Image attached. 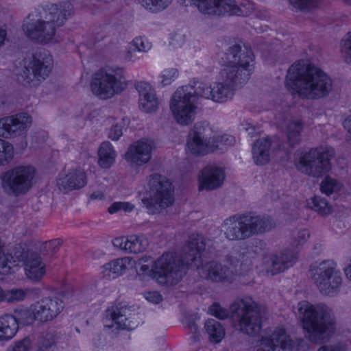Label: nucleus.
<instances>
[{"instance_id": "obj_12", "label": "nucleus", "mask_w": 351, "mask_h": 351, "mask_svg": "<svg viewBox=\"0 0 351 351\" xmlns=\"http://www.w3.org/2000/svg\"><path fill=\"white\" fill-rule=\"evenodd\" d=\"M36 169L34 167L18 166L1 176V186L9 195L18 197L27 193L32 187Z\"/></svg>"}, {"instance_id": "obj_57", "label": "nucleus", "mask_w": 351, "mask_h": 351, "mask_svg": "<svg viewBox=\"0 0 351 351\" xmlns=\"http://www.w3.org/2000/svg\"><path fill=\"white\" fill-rule=\"evenodd\" d=\"M221 139H222V144H223L224 149L228 147L233 145L235 143L234 137L232 136H230V135H227V134L223 135V136H221Z\"/></svg>"}, {"instance_id": "obj_3", "label": "nucleus", "mask_w": 351, "mask_h": 351, "mask_svg": "<svg viewBox=\"0 0 351 351\" xmlns=\"http://www.w3.org/2000/svg\"><path fill=\"white\" fill-rule=\"evenodd\" d=\"M305 337L312 343L328 341L335 332L336 318L331 308L324 304L313 305L307 301L298 303Z\"/></svg>"}, {"instance_id": "obj_25", "label": "nucleus", "mask_w": 351, "mask_h": 351, "mask_svg": "<svg viewBox=\"0 0 351 351\" xmlns=\"http://www.w3.org/2000/svg\"><path fill=\"white\" fill-rule=\"evenodd\" d=\"M25 271L27 276L33 280H39L45 274V264L36 252L27 250L24 254Z\"/></svg>"}, {"instance_id": "obj_17", "label": "nucleus", "mask_w": 351, "mask_h": 351, "mask_svg": "<svg viewBox=\"0 0 351 351\" xmlns=\"http://www.w3.org/2000/svg\"><path fill=\"white\" fill-rule=\"evenodd\" d=\"M46 21L40 14H30L23 25V31L32 40L43 44L47 43L53 38L56 29L55 25Z\"/></svg>"}, {"instance_id": "obj_55", "label": "nucleus", "mask_w": 351, "mask_h": 351, "mask_svg": "<svg viewBox=\"0 0 351 351\" xmlns=\"http://www.w3.org/2000/svg\"><path fill=\"white\" fill-rule=\"evenodd\" d=\"M170 44L174 47H180L184 42V35L178 33L171 34Z\"/></svg>"}, {"instance_id": "obj_37", "label": "nucleus", "mask_w": 351, "mask_h": 351, "mask_svg": "<svg viewBox=\"0 0 351 351\" xmlns=\"http://www.w3.org/2000/svg\"><path fill=\"white\" fill-rule=\"evenodd\" d=\"M13 256L9 252L4 242L0 239V274H6L10 271Z\"/></svg>"}, {"instance_id": "obj_48", "label": "nucleus", "mask_w": 351, "mask_h": 351, "mask_svg": "<svg viewBox=\"0 0 351 351\" xmlns=\"http://www.w3.org/2000/svg\"><path fill=\"white\" fill-rule=\"evenodd\" d=\"M290 3L302 11H308L315 6V0H289Z\"/></svg>"}, {"instance_id": "obj_29", "label": "nucleus", "mask_w": 351, "mask_h": 351, "mask_svg": "<svg viewBox=\"0 0 351 351\" xmlns=\"http://www.w3.org/2000/svg\"><path fill=\"white\" fill-rule=\"evenodd\" d=\"M271 142L269 138L258 139L252 147V156L254 162L257 165H264L270 159L269 149Z\"/></svg>"}, {"instance_id": "obj_23", "label": "nucleus", "mask_w": 351, "mask_h": 351, "mask_svg": "<svg viewBox=\"0 0 351 351\" xmlns=\"http://www.w3.org/2000/svg\"><path fill=\"white\" fill-rule=\"evenodd\" d=\"M225 179L223 169L214 165L206 166L199 176V190L212 191L221 186Z\"/></svg>"}, {"instance_id": "obj_43", "label": "nucleus", "mask_w": 351, "mask_h": 351, "mask_svg": "<svg viewBox=\"0 0 351 351\" xmlns=\"http://www.w3.org/2000/svg\"><path fill=\"white\" fill-rule=\"evenodd\" d=\"M341 184L337 180L329 176L326 177L320 184V190L323 193L330 195L340 190Z\"/></svg>"}, {"instance_id": "obj_46", "label": "nucleus", "mask_w": 351, "mask_h": 351, "mask_svg": "<svg viewBox=\"0 0 351 351\" xmlns=\"http://www.w3.org/2000/svg\"><path fill=\"white\" fill-rule=\"evenodd\" d=\"M341 53L345 61L351 64V32L341 41Z\"/></svg>"}, {"instance_id": "obj_20", "label": "nucleus", "mask_w": 351, "mask_h": 351, "mask_svg": "<svg viewBox=\"0 0 351 351\" xmlns=\"http://www.w3.org/2000/svg\"><path fill=\"white\" fill-rule=\"evenodd\" d=\"M31 124V117L27 113L3 117L0 119V136L12 138L25 134Z\"/></svg>"}, {"instance_id": "obj_28", "label": "nucleus", "mask_w": 351, "mask_h": 351, "mask_svg": "<svg viewBox=\"0 0 351 351\" xmlns=\"http://www.w3.org/2000/svg\"><path fill=\"white\" fill-rule=\"evenodd\" d=\"M39 14L47 20L45 22L55 25L56 29H57L63 25L66 20L67 10L64 6L53 4L43 8Z\"/></svg>"}, {"instance_id": "obj_8", "label": "nucleus", "mask_w": 351, "mask_h": 351, "mask_svg": "<svg viewBox=\"0 0 351 351\" xmlns=\"http://www.w3.org/2000/svg\"><path fill=\"white\" fill-rule=\"evenodd\" d=\"M232 318L238 322L239 330L248 335H255L261 329L260 307L252 298L246 297L233 302L230 307Z\"/></svg>"}, {"instance_id": "obj_30", "label": "nucleus", "mask_w": 351, "mask_h": 351, "mask_svg": "<svg viewBox=\"0 0 351 351\" xmlns=\"http://www.w3.org/2000/svg\"><path fill=\"white\" fill-rule=\"evenodd\" d=\"M19 326L12 315L0 317V341L11 339L16 333Z\"/></svg>"}, {"instance_id": "obj_18", "label": "nucleus", "mask_w": 351, "mask_h": 351, "mask_svg": "<svg viewBox=\"0 0 351 351\" xmlns=\"http://www.w3.org/2000/svg\"><path fill=\"white\" fill-rule=\"evenodd\" d=\"M195 93L201 98L223 104L233 98L235 89L223 81L215 82L213 86L201 82H193Z\"/></svg>"}, {"instance_id": "obj_56", "label": "nucleus", "mask_w": 351, "mask_h": 351, "mask_svg": "<svg viewBox=\"0 0 351 351\" xmlns=\"http://www.w3.org/2000/svg\"><path fill=\"white\" fill-rule=\"evenodd\" d=\"M145 298L149 302H153L154 304H158L162 300V295L157 291L147 292L145 295Z\"/></svg>"}, {"instance_id": "obj_6", "label": "nucleus", "mask_w": 351, "mask_h": 351, "mask_svg": "<svg viewBox=\"0 0 351 351\" xmlns=\"http://www.w3.org/2000/svg\"><path fill=\"white\" fill-rule=\"evenodd\" d=\"M226 55L230 62L221 70V78L234 89L242 87L248 82L254 71L251 64L254 61L253 52L245 46L242 49L240 45H234L229 47Z\"/></svg>"}, {"instance_id": "obj_40", "label": "nucleus", "mask_w": 351, "mask_h": 351, "mask_svg": "<svg viewBox=\"0 0 351 351\" xmlns=\"http://www.w3.org/2000/svg\"><path fill=\"white\" fill-rule=\"evenodd\" d=\"M309 208L317 212L321 215H327L331 212L327 201L322 197L315 196L307 202Z\"/></svg>"}, {"instance_id": "obj_33", "label": "nucleus", "mask_w": 351, "mask_h": 351, "mask_svg": "<svg viewBox=\"0 0 351 351\" xmlns=\"http://www.w3.org/2000/svg\"><path fill=\"white\" fill-rule=\"evenodd\" d=\"M204 328L210 341L213 343H219L225 336L223 326L219 322L214 319H208L205 322Z\"/></svg>"}, {"instance_id": "obj_35", "label": "nucleus", "mask_w": 351, "mask_h": 351, "mask_svg": "<svg viewBox=\"0 0 351 351\" xmlns=\"http://www.w3.org/2000/svg\"><path fill=\"white\" fill-rule=\"evenodd\" d=\"M213 134V132L208 123L199 122L195 125L194 128L189 135L206 143H210Z\"/></svg>"}, {"instance_id": "obj_9", "label": "nucleus", "mask_w": 351, "mask_h": 351, "mask_svg": "<svg viewBox=\"0 0 351 351\" xmlns=\"http://www.w3.org/2000/svg\"><path fill=\"white\" fill-rule=\"evenodd\" d=\"M148 197L142 203L150 214H155L171 206L173 202V190L170 181L163 176L154 173L148 180Z\"/></svg>"}, {"instance_id": "obj_21", "label": "nucleus", "mask_w": 351, "mask_h": 351, "mask_svg": "<svg viewBox=\"0 0 351 351\" xmlns=\"http://www.w3.org/2000/svg\"><path fill=\"white\" fill-rule=\"evenodd\" d=\"M36 320L47 322L56 318L64 308L63 302L58 298H45L34 305Z\"/></svg>"}, {"instance_id": "obj_41", "label": "nucleus", "mask_w": 351, "mask_h": 351, "mask_svg": "<svg viewBox=\"0 0 351 351\" xmlns=\"http://www.w3.org/2000/svg\"><path fill=\"white\" fill-rule=\"evenodd\" d=\"M139 108L144 112L153 113L158 108L159 101L156 94L151 95L150 97L138 100Z\"/></svg>"}, {"instance_id": "obj_31", "label": "nucleus", "mask_w": 351, "mask_h": 351, "mask_svg": "<svg viewBox=\"0 0 351 351\" xmlns=\"http://www.w3.org/2000/svg\"><path fill=\"white\" fill-rule=\"evenodd\" d=\"M98 164L104 169H108L114 162L116 153L111 143L108 141L103 142L98 150Z\"/></svg>"}, {"instance_id": "obj_5", "label": "nucleus", "mask_w": 351, "mask_h": 351, "mask_svg": "<svg viewBox=\"0 0 351 351\" xmlns=\"http://www.w3.org/2000/svg\"><path fill=\"white\" fill-rule=\"evenodd\" d=\"M139 264L141 271L152 276L161 285H175L185 274V265L182 257L178 258L171 253H164L154 261L149 256L142 257Z\"/></svg>"}, {"instance_id": "obj_59", "label": "nucleus", "mask_w": 351, "mask_h": 351, "mask_svg": "<svg viewBox=\"0 0 351 351\" xmlns=\"http://www.w3.org/2000/svg\"><path fill=\"white\" fill-rule=\"evenodd\" d=\"M128 241V238H117L114 240L113 245L117 247L128 251V245L125 246Z\"/></svg>"}, {"instance_id": "obj_42", "label": "nucleus", "mask_w": 351, "mask_h": 351, "mask_svg": "<svg viewBox=\"0 0 351 351\" xmlns=\"http://www.w3.org/2000/svg\"><path fill=\"white\" fill-rule=\"evenodd\" d=\"M13 156V146L10 143L0 138V165L8 164Z\"/></svg>"}, {"instance_id": "obj_24", "label": "nucleus", "mask_w": 351, "mask_h": 351, "mask_svg": "<svg viewBox=\"0 0 351 351\" xmlns=\"http://www.w3.org/2000/svg\"><path fill=\"white\" fill-rule=\"evenodd\" d=\"M296 259V255L293 253L282 252L278 254L265 255L263 257V264L268 273L275 275L292 266Z\"/></svg>"}, {"instance_id": "obj_34", "label": "nucleus", "mask_w": 351, "mask_h": 351, "mask_svg": "<svg viewBox=\"0 0 351 351\" xmlns=\"http://www.w3.org/2000/svg\"><path fill=\"white\" fill-rule=\"evenodd\" d=\"M303 129V123L300 119L291 121L287 127V139L291 146L293 147L300 141V133Z\"/></svg>"}, {"instance_id": "obj_15", "label": "nucleus", "mask_w": 351, "mask_h": 351, "mask_svg": "<svg viewBox=\"0 0 351 351\" xmlns=\"http://www.w3.org/2000/svg\"><path fill=\"white\" fill-rule=\"evenodd\" d=\"M185 6L195 5L199 12L212 15H245L244 6H239L235 0H180Z\"/></svg>"}, {"instance_id": "obj_51", "label": "nucleus", "mask_w": 351, "mask_h": 351, "mask_svg": "<svg viewBox=\"0 0 351 351\" xmlns=\"http://www.w3.org/2000/svg\"><path fill=\"white\" fill-rule=\"evenodd\" d=\"M132 45L135 47V49L140 52H147L152 47L151 44L141 37L134 39Z\"/></svg>"}, {"instance_id": "obj_62", "label": "nucleus", "mask_w": 351, "mask_h": 351, "mask_svg": "<svg viewBox=\"0 0 351 351\" xmlns=\"http://www.w3.org/2000/svg\"><path fill=\"white\" fill-rule=\"evenodd\" d=\"M318 351H343L342 349L339 346H323Z\"/></svg>"}, {"instance_id": "obj_36", "label": "nucleus", "mask_w": 351, "mask_h": 351, "mask_svg": "<svg viewBox=\"0 0 351 351\" xmlns=\"http://www.w3.org/2000/svg\"><path fill=\"white\" fill-rule=\"evenodd\" d=\"M209 143L199 140L191 136H188L187 150L195 155H206L209 152Z\"/></svg>"}, {"instance_id": "obj_1", "label": "nucleus", "mask_w": 351, "mask_h": 351, "mask_svg": "<svg viewBox=\"0 0 351 351\" xmlns=\"http://www.w3.org/2000/svg\"><path fill=\"white\" fill-rule=\"evenodd\" d=\"M286 86L302 99H319L331 92L332 81L320 69L307 61L300 60L288 69Z\"/></svg>"}, {"instance_id": "obj_49", "label": "nucleus", "mask_w": 351, "mask_h": 351, "mask_svg": "<svg viewBox=\"0 0 351 351\" xmlns=\"http://www.w3.org/2000/svg\"><path fill=\"white\" fill-rule=\"evenodd\" d=\"M134 209V206L129 202H117L112 204L108 209L110 214L115 213L120 210L126 212L132 211Z\"/></svg>"}, {"instance_id": "obj_63", "label": "nucleus", "mask_w": 351, "mask_h": 351, "mask_svg": "<svg viewBox=\"0 0 351 351\" xmlns=\"http://www.w3.org/2000/svg\"><path fill=\"white\" fill-rule=\"evenodd\" d=\"M184 324L188 327L190 328L191 325L195 324V317L194 316H186L184 318Z\"/></svg>"}, {"instance_id": "obj_53", "label": "nucleus", "mask_w": 351, "mask_h": 351, "mask_svg": "<svg viewBox=\"0 0 351 351\" xmlns=\"http://www.w3.org/2000/svg\"><path fill=\"white\" fill-rule=\"evenodd\" d=\"M208 147L209 152H214L216 149H220L223 151L224 149L222 144L221 136H215L213 135Z\"/></svg>"}, {"instance_id": "obj_58", "label": "nucleus", "mask_w": 351, "mask_h": 351, "mask_svg": "<svg viewBox=\"0 0 351 351\" xmlns=\"http://www.w3.org/2000/svg\"><path fill=\"white\" fill-rule=\"evenodd\" d=\"M60 244L59 241H50L49 242L43 243L40 247V253L41 254L45 255L48 253V248L53 247L55 244Z\"/></svg>"}, {"instance_id": "obj_39", "label": "nucleus", "mask_w": 351, "mask_h": 351, "mask_svg": "<svg viewBox=\"0 0 351 351\" xmlns=\"http://www.w3.org/2000/svg\"><path fill=\"white\" fill-rule=\"evenodd\" d=\"M12 315L14 319H16L18 326L19 324L23 326L29 325L36 320V313H34V306H32V310L27 308L16 310Z\"/></svg>"}, {"instance_id": "obj_11", "label": "nucleus", "mask_w": 351, "mask_h": 351, "mask_svg": "<svg viewBox=\"0 0 351 351\" xmlns=\"http://www.w3.org/2000/svg\"><path fill=\"white\" fill-rule=\"evenodd\" d=\"M309 272L322 293L332 295L338 291L342 282V277L334 261L326 260L319 263L312 264Z\"/></svg>"}, {"instance_id": "obj_44", "label": "nucleus", "mask_w": 351, "mask_h": 351, "mask_svg": "<svg viewBox=\"0 0 351 351\" xmlns=\"http://www.w3.org/2000/svg\"><path fill=\"white\" fill-rule=\"evenodd\" d=\"M26 297V292L21 289H13L4 291L3 301L9 303H14L22 301Z\"/></svg>"}, {"instance_id": "obj_7", "label": "nucleus", "mask_w": 351, "mask_h": 351, "mask_svg": "<svg viewBox=\"0 0 351 351\" xmlns=\"http://www.w3.org/2000/svg\"><path fill=\"white\" fill-rule=\"evenodd\" d=\"M127 85L121 68L106 66L93 74L90 87L95 95L106 99L120 94Z\"/></svg>"}, {"instance_id": "obj_13", "label": "nucleus", "mask_w": 351, "mask_h": 351, "mask_svg": "<svg viewBox=\"0 0 351 351\" xmlns=\"http://www.w3.org/2000/svg\"><path fill=\"white\" fill-rule=\"evenodd\" d=\"M53 60L47 51H36L32 60L19 75L18 80L24 86H36L45 80L52 69Z\"/></svg>"}, {"instance_id": "obj_2", "label": "nucleus", "mask_w": 351, "mask_h": 351, "mask_svg": "<svg viewBox=\"0 0 351 351\" xmlns=\"http://www.w3.org/2000/svg\"><path fill=\"white\" fill-rule=\"evenodd\" d=\"M206 239L199 234H192L183 249L182 261L184 263L185 270L189 267H196L199 275L204 279L212 282L231 283L237 275L234 268L239 263L237 257L230 256L227 261L231 267L215 261L206 263L200 266L201 253L206 246Z\"/></svg>"}, {"instance_id": "obj_14", "label": "nucleus", "mask_w": 351, "mask_h": 351, "mask_svg": "<svg viewBox=\"0 0 351 351\" xmlns=\"http://www.w3.org/2000/svg\"><path fill=\"white\" fill-rule=\"evenodd\" d=\"M335 150L331 147L320 150L311 149L301 156L298 169L308 176L322 177L330 171V160L335 156Z\"/></svg>"}, {"instance_id": "obj_52", "label": "nucleus", "mask_w": 351, "mask_h": 351, "mask_svg": "<svg viewBox=\"0 0 351 351\" xmlns=\"http://www.w3.org/2000/svg\"><path fill=\"white\" fill-rule=\"evenodd\" d=\"M31 346L32 341L30 338L25 337L15 343L12 348V351H29Z\"/></svg>"}, {"instance_id": "obj_27", "label": "nucleus", "mask_w": 351, "mask_h": 351, "mask_svg": "<svg viewBox=\"0 0 351 351\" xmlns=\"http://www.w3.org/2000/svg\"><path fill=\"white\" fill-rule=\"evenodd\" d=\"M134 261L130 257L114 259L103 266L104 277L114 279L123 275L126 270L133 267Z\"/></svg>"}, {"instance_id": "obj_54", "label": "nucleus", "mask_w": 351, "mask_h": 351, "mask_svg": "<svg viewBox=\"0 0 351 351\" xmlns=\"http://www.w3.org/2000/svg\"><path fill=\"white\" fill-rule=\"evenodd\" d=\"M122 134V126L121 125L116 124L110 128L108 132V137L113 141H117Z\"/></svg>"}, {"instance_id": "obj_50", "label": "nucleus", "mask_w": 351, "mask_h": 351, "mask_svg": "<svg viewBox=\"0 0 351 351\" xmlns=\"http://www.w3.org/2000/svg\"><path fill=\"white\" fill-rule=\"evenodd\" d=\"M209 312L212 315L220 319L227 318L230 314L227 309L221 307L218 303L212 304L209 308Z\"/></svg>"}, {"instance_id": "obj_47", "label": "nucleus", "mask_w": 351, "mask_h": 351, "mask_svg": "<svg viewBox=\"0 0 351 351\" xmlns=\"http://www.w3.org/2000/svg\"><path fill=\"white\" fill-rule=\"evenodd\" d=\"M178 77V71L175 68L165 69L162 75L161 84L162 86L170 85Z\"/></svg>"}, {"instance_id": "obj_64", "label": "nucleus", "mask_w": 351, "mask_h": 351, "mask_svg": "<svg viewBox=\"0 0 351 351\" xmlns=\"http://www.w3.org/2000/svg\"><path fill=\"white\" fill-rule=\"evenodd\" d=\"M344 128L350 133L351 135V117L346 119L343 123Z\"/></svg>"}, {"instance_id": "obj_22", "label": "nucleus", "mask_w": 351, "mask_h": 351, "mask_svg": "<svg viewBox=\"0 0 351 351\" xmlns=\"http://www.w3.org/2000/svg\"><path fill=\"white\" fill-rule=\"evenodd\" d=\"M154 147V143L152 140L143 138L137 141L128 147L125 154V160L137 165H143L150 160Z\"/></svg>"}, {"instance_id": "obj_45", "label": "nucleus", "mask_w": 351, "mask_h": 351, "mask_svg": "<svg viewBox=\"0 0 351 351\" xmlns=\"http://www.w3.org/2000/svg\"><path fill=\"white\" fill-rule=\"evenodd\" d=\"M136 90L139 95V99L150 97L151 95L156 93L154 88L147 82H137L134 84Z\"/></svg>"}, {"instance_id": "obj_32", "label": "nucleus", "mask_w": 351, "mask_h": 351, "mask_svg": "<svg viewBox=\"0 0 351 351\" xmlns=\"http://www.w3.org/2000/svg\"><path fill=\"white\" fill-rule=\"evenodd\" d=\"M57 333L52 331L43 332L38 337L36 351H56L57 350Z\"/></svg>"}, {"instance_id": "obj_10", "label": "nucleus", "mask_w": 351, "mask_h": 351, "mask_svg": "<svg viewBox=\"0 0 351 351\" xmlns=\"http://www.w3.org/2000/svg\"><path fill=\"white\" fill-rule=\"evenodd\" d=\"M195 92L192 82L179 87L171 97L170 109L179 124L189 125L194 120L195 102L200 97Z\"/></svg>"}, {"instance_id": "obj_60", "label": "nucleus", "mask_w": 351, "mask_h": 351, "mask_svg": "<svg viewBox=\"0 0 351 351\" xmlns=\"http://www.w3.org/2000/svg\"><path fill=\"white\" fill-rule=\"evenodd\" d=\"M297 351H307L308 346V343L302 339L297 340Z\"/></svg>"}, {"instance_id": "obj_16", "label": "nucleus", "mask_w": 351, "mask_h": 351, "mask_svg": "<svg viewBox=\"0 0 351 351\" xmlns=\"http://www.w3.org/2000/svg\"><path fill=\"white\" fill-rule=\"evenodd\" d=\"M132 307L122 302L112 305L105 311L103 319L106 328L132 330L136 328Z\"/></svg>"}, {"instance_id": "obj_61", "label": "nucleus", "mask_w": 351, "mask_h": 351, "mask_svg": "<svg viewBox=\"0 0 351 351\" xmlns=\"http://www.w3.org/2000/svg\"><path fill=\"white\" fill-rule=\"evenodd\" d=\"M189 330L193 332V339H194L195 341H199V332H198V326L197 325L195 324L194 325H191V326L190 328H189Z\"/></svg>"}, {"instance_id": "obj_26", "label": "nucleus", "mask_w": 351, "mask_h": 351, "mask_svg": "<svg viewBox=\"0 0 351 351\" xmlns=\"http://www.w3.org/2000/svg\"><path fill=\"white\" fill-rule=\"evenodd\" d=\"M86 183L85 173L81 169H73L66 174L60 175L56 185L60 190L71 191L82 189Z\"/></svg>"}, {"instance_id": "obj_19", "label": "nucleus", "mask_w": 351, "mask_h": 351, "mask_svg": "<svg viewBox=\"0 0 351 351\" xmlns=\"http://www.w3.org/2000/svg\"><path fill=\"white\" fill-rule=\"evenodd\" d=\"M293 341L282 328L267 330L262 336L256 351H291Z\"/></svg>"}, {"instance_id": "obj_4", "label": "nucleus", "mask_w": 351, "mask_h": 351, "mask_svg": "<svg viewBox=\"0 0 351 351\" xmlns=\"http://www.w3.org/2000/svg\"><path fill=\"white\" fill-rule=\"evenodd\" d=\"M275 226L270 216L253 212L235 215L224 220L223 224L225 237L233 241L263 234L271 231Z\"/></svg>"}, {"instance_id": "obj_38", "label": "nucleus", "mask_w": 351, "mask_h": 351, "mask_svg": "<svg viewBox=\"0 0 351 351\" xmlns=\"http://www.w3.org/2000/svg\"><path fill=\"white\" fill-rule=\"evenodd\" d=\"M149 243L147 239L143 237L132 235L128 238L125 245H128V252L138 254L145 251L148 247Z\"/></svg>"}]
</instances>
